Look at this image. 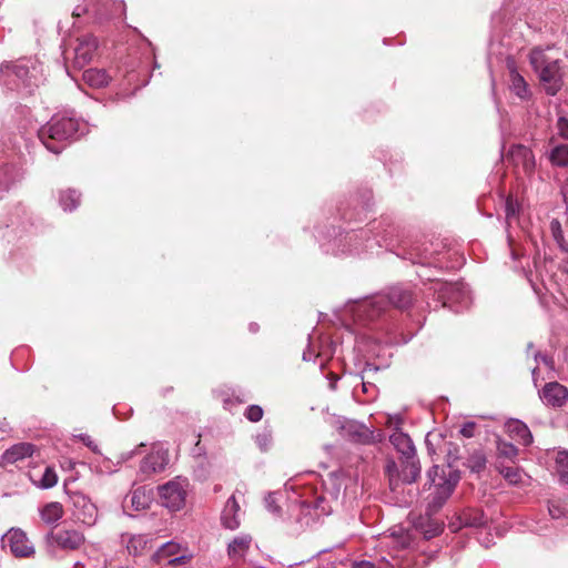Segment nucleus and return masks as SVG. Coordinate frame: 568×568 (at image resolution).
I'll return each instance as SVG.
<instances>
[{
  "label": "nucleus",
  "mask_w": 568,
  "mask_h": 568,
  "mask_svg": "<svg viewBox=\"0 0 568 568\" xmlns=\"http://www.w3.org/2000/svg\"><path fill=\"white\" fill-rule=\"evenodd\" d=\"M135 498H136V494L134 493L132 496V504L139 503V499H135Z\"/></svg>",
  "instance_id": "nucleus-53"
},
{
  "label": "nucleus",
  "mask_w": 568,
  "mask_h": 568,
  "mask_svg": "<svg viewBox=\"0 0 568 568\" xmlns=\"http://www.w3.org/2000/svg\"><path fill=\"white\" fill-rule=\"evenodd\" d=\"M519 211V204L517 201L513 200L511 197H508L505 203V213L507 220H511L516 217Z\"/></svg>",
  "instance_id": "nucleus-40"
},
{
  "label": "nucleus",
  "mask_w": 568,
  "mask_h": 568,
  "mask_svg": "<svg viewBox=\"0 0 568 568\" xmlns=\"http://www.w3.org/2000/svg\"><path fill=\"white\" fill-rule=\"evenodd\" d=\"M386 471L389 476L390 486L395 487V485L397 484V477H398L396 464L394 462H389L386 466ZM399 477H400V474H399Z\"/></svg>",
  "instance_id": "nucleus-42"
},
{
  "label": "nucleus",
  "mask_w": 568,
  "mask_h": 568,
  "mask_svg": "<svg viewBox=\"0 0 568 568\" xmlns=\"http://www.w3.org/2000/svg\"><path fill=\"white\" fill-rule=\"evenodd\" d=\"M414 293L408 287L394 286L387 294H378L359 303L352 308L354 320L359 323L373 322L378 318L389 305L405 310L412 305Z\"/></svg>",
  "instance_id": "nucleus-1"
},
{
  "label": "nucleus",
  "mask_w": 568,
  "mask_h": 568,
  "mask_svg": "<svg viewBox=\"0 0 568 568\" xmlns=\"http://www.w3.org/2000/svg\"><path fill=\"white\" fill-rule=\"evenodd\" d=\"M498 460L501 458L513 462L518 455V448L511 443L505 440L497 442Z\"/></svg>",
  "instance_id": "nucleus-32"
},
{
  "label": "nucleus",
  "mask_w": 568,
  "mask_h": 568,
  "mask_svg": "<svg viewBox=\"0 0 568 568\" xmlns=\"http://www.w3.org/2000/svg\"><path fill=\"white\" fill-rule=\"evenodd\" d=\"M159 496L164 507L171 510H179L185 501V480L176 478L159 486Z\"/></svg>",
  "instance_id": "nucleus-11"
},
{
  "label": "nucleus",
  "mask_w": 568,
  "mask_h": 568,
  "mask_svg": "<svg viewBox=\"0 0 568 568\" xmlns=\"http://www.w3.org/2000/svg\"><path fill=\"white\" fill-rule=\"evenodd\" d=\"M98 49V40L92 34H85L78 38V44L74 48V65L79 69L87 65L93 58Z\"/></svg>",
  "instance_id": "nucleus-14"
},
{
  "label": "nucleus",
  "mask_w": 568,
  "mask_h": 568,
  "mask_svg": "<svg viewBox=\"0 0 568 568\" xmlns=\"http://www.w3.org/2000/svg\"><path fill=\"white\" fill-rule=\"evenodd\" d=\"M496 469L510 485L526 486L530 483V477L523 469L505 465L503 460H497Z\"/></svg>",
  "instance_id": "nucleus-17"
},
{
  "label": "nucleus",
  "mask_w": 568,
  "mask_h": 568,
  "mask_svg": "<svg viewBox=\"0 0 568 568\" xmlns=\"http://www.w3.org/2000/svg\"><path fill=\"white\" fill-rule=\"evenodd\" d=\"M475 428L476 424L474 422H467L462 426L459 433L466 438H471L475 435Z\"/></svg>",
  "instance_id": "nucleus-43"
},
{
  "label": "nucleus",
  "mask_w": 568,
  "mask_h": 568,
  "mask_svg": "<svg viewBox=\"0 0 568 568\" xmlns=\"http://www.w3.org/2000/svg\"><path fill=\"white\" fill-rule=\"evenodd\" d=\"M10 551L16 557H30L34 554V547L26 532L19 528H11L4 536Z\"/></svg>",
  "instance_id": "nucleus-12"
},
{
  "label": "nucleus",
  "mask_w": 568,
  "mask_h": 568,
  "mask_svg": "<svg viewBox=\"0 0 568 568\" xmlns=\"http://www.w3.org/2000/svg\"><path fill=\"white\" fill-rule=\"evenodd\" d=\"M68 494L75 520L87 526H93L98 519V507L95 504L81 491H70Z\"/></svg>",
  "instance_id": "nucleus-10"
},
{
  "label": "nucleus",
  "mask_w": 568,
  "mask_h": 568,
  "mask_svg": "<svg viewBox=\"0 0 568 568\" xmlns=\"http://www.w3.org/2000/svg\"><path fill=\"white\" fill-rule=\"evenodd\" d=\"M509 69V89L520 100H527L530 97L528 84L524 77L517 71L514 63H508Z\"/></svg>",
  "instance_id": "nucleus-20"
},
{
  "label": "nucleus",
  "mask_w": 568,
  "mask_h": 568,
  "mask_svg": "<svg viewBox=\"0 0 568 568\" xmlns=\"http://www.w3.org/2000/svg\"><path fill=\"white\" fill-rule=\"evenodd\" d=\"M79 132L77 119L63 114L53 115L38 132L40 141L50 152L59 154Z\"/></svg>",
  "instance_id": "nucleus-3"
},
{
  "label": "nucleus",
  "mask_w": 568,
  "mask_h": 568,
  "mask_svg": "<svg viewBox=\"0 0 568 568\" xmlns=\"http://www.w3.org/2000/svg\"><path fill=\"white\" fill-rule=\"evenodd\" d=\"M84 540V535L75 529H51L44 537L47 551L53 556L59 550H77L83 545Z\"/></svg>",
  "instance_id": "nucleus-9"
},
{
  "label": "nucleus",
  "mask_w": 568,
  "mask_h": 568,
  "mask_svg": "<svg viewBox=\"0 0 568 568\" xmlns=\"http://www.w3.org/2000/svg\"><path fill=\"white\" fill-rule=\"evenodd\" d=\"M40 516L45 524H54L62 518L63 507L58 501L49 503L41 508Z\"/></svg>",
  "instance_id": "nucleus-27"
},
{
  "label": "nucleus",
  "mask_w": 568,
  "mask_h": 568,
  "mask_svg": "<svg viewBox=\"0 0 568 568\" xmlns=\"http://www.w3.org/2000/svg\"><path fill=\"white\" fill-rule=\"evenodd\" d=\"M273 436L271 430H263L262 433H258L255 437V443L258 446V448L263 452H266L272 446Z\"/></svg>",
  "instance_id": "nucleus-37"
},
{
  "label": "nucleus",
  "mask_w": 568,
  "mask_h": 568,
  "mask_svg": "<svg viewBox=\"0 0 568 568\" xmlns=\"http://www.w3.org/2000/svg\"><path fill=\"white\" fill-rule=\"evenodd\" d=\"M81 440L88 446L90 447L91 449L95 450L97 446L93 445V442L91 440V438L87 435H82L81 436Z\"/></svg>",
  "instance_id": "nucleus-48"
},
{
  "label": "nucleus",
  "mask_w": 568,
  "mask_h": 568,
  "mask_svg": "<svg viewBox=\"0 0 568 568\" xmlns=\"http://www.w3.org/2000/svg\"><path fill=\"white\" fill-rule=\"evenodd\" d=\"M537 373H538V367H535V368L532 369V377H534V381H535V382L537 381V379H536Z\"/></svg>",
  "instance_id": "nucleus-51"
},
{
  "label": "nucleus",
  "mask_w": 568,
  "mask_h": 568,
  "mask_svg": "<svg viewBox=\"0 0 568 568\" xmlns=\"http://www.w3.org/2000/svg\"><path fill=\"white\" fill-rule=\"evenodd\" d=\"M362 387H363V392H365V393H366V392L368 390V389H367V385H366V383H364V382L362 383Z\"/></svg>",
  "instance_id": "nucleus-55"
},
{
  "label": "nucleus",
  "mask_w": 568,
  "mask_h": 568,
  "mask_svg": "<svg viewBox=\"0 0 568 568\" xmlns=\"http://www.w3.org/2000/svg\"><path fill=\"white\" fill-rule=\"evenodd\" d=\"M549 161L552 165L559 168L568 166V144H558L551 149Z\"/></svg>",
  "instance_id": "nucleus-29"
},
{
  "label": "nucleus",
  "mask_w": 568,
  "mask_h": 568,
  "mask_svg": "<svg viewBox=\"0 0 568 568\" xmlns=\"http://www.w3.org/2000/svg\"><path fill=\"white\" fill-rule=\"evenodd\" d=\"M507 429L513 439L517 440L524 446L532 443V435L528 426L520 420H510L507 423Z\"/></svg>",
  "instance_id": "nucleus-23"
},
{
  "label": "nucleus",
  "mask_w": 568,
  "mask_h": 568,
  "mask_svg": "<svg viewBox=\"0 0 568 568\" xmlns=\"http://www.w3.org/2000/svg\"><path fill=\"white\" fill-rule=\"evenodd\" d=\"M252 538L248 535H241L232 539L227 546V555L231 560L237 561L245 557Z\"/></svg>",
  "instance_id": "nucleus-22"
},
{
  "label": "nucleus",
  "mask_w": 568,
  "mask_h": 568,
  "mask_svg": "<svg viewBox=\"0 0 568 568\" xmlns=\"http://www.w3.org/2000/svg\"><path fill=\"white\" fill-rule=\"evenodd\" d=\"M80 203V193L75 190H67L60 195V204L64 211L74 210Z\"/></svg>",
  "instance_id": "nucleus-31"
},
{
  "label": "nucleus",
  "mask_w": 568,
  "mask_h": 568,
  "mask_svg": "<svg viewBox=\"0 0 568 568\" xmlns=\"http://www.w3.org/2000/svg\"><path fill=\"white\" fill-rule=\"evenodd\" d=\"M34 446L30 443H20L7 449L2 456L3 460L9 464H14L26 457L32 456Z\"/></svg>",
  "instance_id": "nucleus-24"
},
{
  "label": "nucleus",
  "mask_w": 568,
  "mask_h": 568,
  "mask_svg": "<svg viewBox=\"0 0 568 568\" xmlns=\"http://www.w3.org/2000/svg\"><path fill=\"white\" fill-rule=\"evenodd\" d=\"M342 429L344 435L347 436L351 440L359 443V444H371L374 442V432L371 430L363 424L356 422H346Z\"/></svg>",
  "instance_id": "nucleus-16"
},
{
  "label": "nucleus",
  "mask_w": 568,
  "mask_h": 568,
  "mask_svg": "<svg viewBox=\"0 0 568 568\" xmlns=\"http://www.w3.org/2000/svg\"><path fill=\"white\" fill-rule=\"evenodd\" d=\"M87 11L85 8H81V7H77L73 11V16L74 17H80L81 14H83L84 12Z\"/></svg>",
  "instance_id": "nucleus-49"
},
{
  "label": "nucleus",
  "mask_w": 568,
  "mask_h": 568,
  "mask_svg": "<svg viewBox=\"0 0 568 568\" xmlns=\"http://www.w3.org/2000/svg\"><path fill=\"white\" fill-rule=\"evenodd\" d=\"M434 290L438 292L439 297L443 300V305L454 308L455 312H460L471 304L470 291L465 283L437 282Z\"/></svg>",
  "instance_id": "nucleus-7"
},
{
  "label": "nucleus",
  "mask_w": 568,
  "mask_h": 568,
  "mask_svg": "<svg viewBox=\"0 0 568 568\" xmlns=\"http://www.w3.org/2000/svg\"><path fill=\"white\" fill-rule=\"evenodd\" d=\"M467 525H470V526H475V527H480L485 524V520L483 519V516H476L474 517V519H471L470 521H467L466 523Z\"/></svg>",
  "instance_id": "nucleus-46"
},
{
  "label": "nucleus",
  "mask_w": 568,
  "mask_h": 568,
  "mask_svg": "<svg viewBox=\"0 0 568 568\" xmlns=\"http://www.w3.org/2000/svg\"><path fill=\"white\" fill-rule=\"evenodd\" d=\"M535 359H536L537 362H541L542 364H545L546 366H548V367H550V368H552V366H554V361H552V358H551V357H549V356H548V355H546V354H541L540 352H537V353L535 354Z\"/></svg>",
  "instance_id": "nucleus-44"
},
{
  "label": "nucleus",
  "mask_w": 568,
  "mask_h": 568,
  "mask_svg": "<svg viewBox=\"0 0 568 568\" xmlns=\"http://www.w3.org/2000/svg\"><path fill=\"white\" fill-rule=\"evenodd\" d=\"M153 557L159 564H166L171 568H185L194 555L186 542L171 540L159 547Z\"/></svg>",
  "instance_id": "nucleus-8"
},
{
  "label": "nucleus",
  "mask_w": 568,
  "mask_h": 568,
  "mask_svg": "<svg viewBox=\"0 0 568 568\" xmlns=\"http://www.w3.org/2000/svg\"><path fill=\"white\" fill-rule=\"evenodd\" d=\"M556 473L560 481L568 484V452H559L556 457Z\"/></svg>",
  "instance_id": "nucleus-33"
},
{
  "label": "nucleus",
  "mask_w": 568,
  "mask_h": 568,
  "mask_svg": "<svg viewBox=\"0 0 568 568\" xmlns=\"http://www.w3.org/2000/svg\"><path fill=\"white\" fill-rule=\"evenodd\" d=\"M282 497L283 495L276 491L270 493L264 499L266 509L276 517L281 516V506L278 505V501Z\"/></svg>",
  "instance_id": "nucleus-35"
},
{
  "label": "nucleus",
  "mask_w": 568,
  "mask_h": 568,
  "mask_svg": "<svg viewBox=\"0 0 568 568\" xmlns=\"http://www.w3.org/2000/svg\"><path fill=\"white\" fill-rule=\"evenodd\" d=\"M548 511L551 518L559 519L561 517H568V509L557 501H550L548 505Z\"/></svg>",
  "instance_id": "nucleus-38"
},
{
  "label": "nucleus",
  "mask_w": 568,
  "mask_h": 568,
  "mask_svg": "<svg viewBox=\"0 0 568 568\" xmlns=\"http://www.w3.org/2000/svg\"><path fill=\"white\" fill-rule=\"evenodd\" d=\"M539 396L545 405L559 408L568 400V388L558 382H549L539 392Z\"/></svg>",
  "instance_id": "nucleus-13"
},
{
  "label": "nucleus",
  "mask_w": 568,
  "mask_h": 568,
  "mask_svg": "<svg viewBox=\"0 0 568 568\" xmlns=\"http://www.w3.org/2000/svg\"><path fill=\"white\" fill-rule=\"evenodd\" d=\"M303 359L304 361H308L310 359L306 353L303 354Z\"/></svg>",
  "instance_id": "nucleus-56"
},
{
  "label": "nucleus",
  "mask_w": 568,
  "mask_h": 568,
  "mask_svg": "<svg viewBox=\"0 0 568 568\" xmlns=\"http://www.w3.org/2000/svg\"><path fill=\"white\" fill-rule=\"evenodd\" d=\"M83 80L92 88H103L109 84L111 77L102 69H88L83 72Z\"/></svg>",
  "instance_id": "nucleus-26"
},
{
  "label": "nucleus",
  "mask_w": 568,
  "mask_h": 568,
  "mask_svg": "<svg viewBox=\"0 0 568 568\" xmlns=\"http://www.w3.org/2000/svg\"><path fill=\"white\" fill-rule=\"evenodd\" d=\"M556 129L560 138L568 140V119L566 116L558 118Z\"/></svg>",
  "instance_id": "nucleus-41"
},
{
  "label": "nucleus",
  "mask_w": 568,
  "mask_h": 568,
  "mask_svg": "<svg viewBox=\"0 0 568 568\" xmlns=\"http://www.w3.org/2000/svg\"><path fill=\"white\" fill-rule=\"evenodd\" d=\"M0 71L3 84L10 90L30 94L39 85L36 69H30L23 61L2 64Z\"/></svg>",
  "instance_id": "nucleus-5"
},
{
  "label": "nucleus",
  "mask_w": 568,
  "mask_h": 568,
  "mask_svg": "<svg viewBox=\"0 0 568 568\" xmlns=\"http://www.w3.org/2000/svg\"><path fill=\"white\" fill-rule=\"evenodd\" d=\"M168 464V453L155 450L143 458L140 470L144 474L162 471Z\"/></svg>",
  "instance_id": "nucleus-19"
},
{
  "label": "nucleus",
  "mask_w": 568,
  "mask_h": 568,
  "mask_svg": "<svg viewBox=\"0 0 568 568\" xmlns=\"http://www.w3.org/2000/svg\"><path fill=\"white\" fill-rule=\"evenodd\" d=\"M390 444L403 458L415 457L416 449L410 437L403 432H394L389 437Z\"/></svg>",
  "instance_id": "nucleus-21"
},
{
  "label": "nucleus",
  "mask_w": 568,
  "mask_h": 568,
  "mask_svg": "<svg viewBox=\"0 0 568 568\" xmlns=\"http://www.w3.org/2000/svg\"><path fill=\"white\" fill-rule=\"evenodd\" d=\"M222 525L231 530L239 528L240 520V505L235 498V496H231L222 510L221 515Z\"/></svg>",
  "instance_id": "nucleus-18"
},
{
  "label": "nucleus",
  "mask_w": 568,
  "mask_h": 568,
  "mask_svg": "<svg viewBox=\"0 0 568 568\" xmlns=\"http://www.w3.org/2000/svg\"><path fill=\"white\" fill-rule=\"evenodd\" d=\"M529 62L546 93L557 94L564 84L561 60L550 57L545 49L534 48L529 53Z\"/></svg>",
  "instance_id": "nucleus-4"
},
{
  "label": "nucleus",
  "mask_w": 568,
  "mask_h": 568,
  "mask_svg": "<svg viewBox=\"0 0 568 568\" xmlns=\"http://www.w3.org/2000/svg\"><path fill=\"white\" fill-rule=\"evenodd\" d=\"M244 416L253 423L260 422L263 417V409L258 405H250L244 413Z\"/></svg>",
  "instance_id": "nucleus-39"
},
{
  "label": "nucleus",
  "mask_w": 568,
  "mask_h": 568,
  "mask_svg": "<svg viewBox=\"0 0 568 568\" xmlns=\"http://www.w3.org/2000/svg\"><path fill=\"white\" fill-rule=\"evenodd\" d=\"M486 456L481 452H474L467 459L466 466L473 473H480L486 467Z\"/></svg>",
  "instance_id": "nucleus-34"
},
{
  "label": "nucleus",
  "mask_w": 568,
  "mask_h": 568,
  "mask_svg": "<svg viewBox=\"0 0 568 568\" xmlns=\"http://www.w3.org/2000/svg\"><path fill=\"white\" fill-rule=\"evenodd\" d=\"M58 483V475L52 467H47L39 480V487L43 489L51 488Z\"/></svg>",
  "instance_id": "nucleus-36"
},
{
  "label": "nucleus",
  "mask_w": 568,
  "mask_h": 568,
  "mask_svg": "<svg viewBox=\"0 0 568 568\" xmlns=\"http://www.w3.org/2000/svg\"><path fill=\"white\" fill-rule=\"evenodd\" d=\"M353 568H376V567L371 561L363 560V561L355 562L353 565Z\"/></svg>",
  "instance_id": "nucleus-47"
},
{
  "label": "nucleus",
  "mask_w": 568,
  "mask_h": 568,
  "mask_svg": "<svg viewBox=\"0 0 568 568\" xmlns=\"http://www.w3.org/2000/svg\"><path fill=\"white\" fill-rule=\"evenodd\" d=\"M105 568H126V567H114L112 565L105 566Z\"/></svg>",
  "instance_id": "nucleus-57"
},
{
  "label": "nucleus",
  "mask_w": 568,
  "mask_h": 568,
  "mask_svg": "<svg viewBox=\"0 0 568 568\" xmlns=\"http://www.w3.org/2000/svg\"><path fill=\"white\" fill-rule=\"evenodd\" d=\"M438 471L439 467L433 466L427 473L428 481L435 487V490L432 494V500L429 501V507L433 511L442 508L460 480L458 470L449 469L446 474L445 470L442 469V475H439Z\"/></svg>",
  "instance_id": "nucleus-6"
},
{
  "label": "nucleus",
  "mask_w": 568,
  "mask_h": 568,
  "mask_svg": "<svg viewBox=\"0 0 568 568\" xmlns=\"http://www.w3.org/2000/svg\"><path fill=\"white\" fill-rule=\"evenodd\" d=\"M312 493V497L291 500L285 521L293 532L311 527L324 516L332 513V506L323 494Z\"/></svg>",
  "instance_id": "nucleus-2"
},
{
  "label": "nucleus",
  "mask_w": 568,
  "mask_h": 568,
  "mask_svg": "<svg viewBox=\"0 0 568 568\" xmlns=\"http://www.w3.org/2000/svg\"><path fill=\"white\" fill-rule=\"evenodd\" d=\"M561 195H562L564 202L566 204V209L568 211V179L565 181L564 185L561 186Z\"/></svg>",
  "instance_id": "nucleus-45"
},
{
  "label": "nucleus",
  "mask_w": 568,
  "mask_h": 568,
  "mask_svg": "<svg viewBox=\"0 0 568 568\" xmlns=\"http://www.w3.org/2000/svg\"><path fill=\"white\" fill-rule=\"evenodd\" d=\"M134 454H135V450H131L126 454H123L122 457L124 460H128V459L132 458Z\"/></svg>",
  "instance_id": "nucleus-50"
},
{
  "label": "nucleus",
  "mask_w": 568,
  "mask_h": 568,
  "mask_svg": "<svg viewBox=\"0 0 568 568\" xmlns=\"http://www.w3.org/2000/svg\"><path fill=\"white\" fill-rule=\"evenodd\" d=\"M135 498H136V494L134 493L132 496V504L139 503V499H135Z\"/></svg>",
  "instance_id": "nucleus-54"
},
{
  "label": "nucleus",
  "mask_w": 568,
  "mask_h": 568,
  "mask_svg": "<svg viewBox=\"0 0 568 568\" xmlns=\"http://www.w3.org/2000/svg\"><path fill=\"white\" fill-rule=\"evenodd\" d=\"M549 227L551 236L556 244L558 245V247L562 252L568 253V243L565 240L561 223L557 219H554L551 220Z\"/></svg>",
  "instance_id": "nucleus-30"
},
{
  "label": "nucleus",
  "mask_w": 568,
  "mask_h": 568,
  "mask_svg": "<svg viewBox=\"0 0 568 568\" xmlns=\"http://www.w3.org/2000/svg\"><path fill=\"white\" fill-rule=\"evenodd\" d=\"M21 178L19 170L10 164L0 168V190H8Z\"/></svg>",
  "instance_id": "nucleus-28"
},
{
  "label": "nucleus",
  "mask_w": 568,
  "mask_h": 568,
  "mask_svg": "<svg viewBox=\"0 0 568 568\" xmlns=\"http://www.w3.org/2000/svg\"><path fill=\"white\" fill-rule=\"evenodd\" d=\"M420 474L419 462L415 457L402 459L400 479L406 484H412L417 480Z\"/></svg>",
  "instance_id": "nucleus-25"
},
{
  "label": "nucleus",
  "mask_w": 568,
  "mask_h": 568,
  "mask_svg": "<svg viewBox=\"0 0 568 568\" xmlns=\"http://www.w3.org/2000/svg\"><path fill=\"white\" fill-rule=\"evenodd\" d=\"M250 329H251V332H256L257 331V325L256 324H251L250 325Z\"/></svg>",
  "instance_id": "nucleus-52"
},
{
  "label": "nucleus",
  "mask_w": 568,
  "mask_h": 568,
  "mask_svg": "<svg viewBox=\"0 0 568 568\" xmlns=\"http://www.w3.org/2000/svg\"><path fill=\"white\" fill-rule=\"evenodd\" d=\"M508 159L516 168L521 169L527 175H530L535 170V156L531 150L524 145L518 144L511 146L508 153Z\"/></svg>",
  "instance_id": "nucleus-15"
}]
</instances>
